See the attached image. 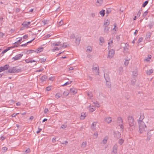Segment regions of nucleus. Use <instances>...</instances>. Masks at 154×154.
<instances>
[{
	"instance_id": "obj_1",
	"label": "nucleus",
	"mask_w": 154,
	"mask_h": 154,
	"mask_svg": "<svg viewBox=\"0 0 154 154\" xmlns=\"http://www.w3.org/2000/svg\"><path fill=\"white\" fill-rule=\"evenodd\" d=\"M140 117L138 121V124L140 132L141 133L146 130V127L144 122L143 121V120L144 118L143 114L140 113Z\"/></svg>"
},
{
	"instance_id": "obj_2",
	"label": "nucleus",
	"mask_w": 154,
	"mask_h": 154,
	"mask_svg": "<svg viewBox=\"0 0 154 154\" xmlns=\"http://www.w3.org/2000/svg\"><path fill=\"white\" fill-rule=\"evenodd\" d=\"M128 122L130 127L134 126L136 125V122L134 121V119L132 116L128 117Z\"/></svg>"
},
{
	"instance_id": "obj_3",
	"label": "nucleus",
	"mask_w": 154,
	"mask_h": 154,
	"mask_svg": "<svg viewBox=\"0 0 154 154\" xmlns=\"http://www.w3.org/2000/svg\"><path fill=\"white\" fill-rule=\"evenodd\" d=\"M21 71L20 69L14 67L9 69L8 70V72L10 73H13L20 72Z\"/></svg>"
},
{
	"instance_id": "obj_4",
	"label": "nucleus",
	"mask_w": 154,
	"mask_h": 154,
	"mask_svg": "<svg viewBox=\"0 0 154 154\" xmlns=\"http://www.w3.org/2000/svg\"><path fill=\"white\" fill-rule=\"evenodd\" d=\"M117 124L120 126V128L122 130H123L124 128V126L123 125V121L121 117H118L117 118Z\"/></svg>"
},
{
	"instance_id": "obj_5",
	"label": "nucleus",
	"mask_w": 154,
	"mask_h": 154,
	"mask_svg": "<svg viewBox=\"0 0 154 154\" xmlns=\"http://www.w3.org/2000/svg\"><path fill=\"white\" fill-rule=\"evenodd\" d=\"M104 77L106 81V84L108 87H110L111 86L110 82L109 81V77L106 74H104Z\"/></svg>"
},
{
	"instance_id": "obj_6",
	"label": "nucleus",
	"mask_w": 154,
	"mask_h": 154,
	"mask_svg": "<svg viewBox=\"0 0 154 154\" xmlns=\"http://www.w3.org/2000/svg\"><path fill=\"white\" fill-rule=\"evenodd\" d=\"M23 55V54H17L14 57H12V59L14 61L19 60L21 58Z\"/></svg>"
},
{
	"instance_id": "obj_7",
	"label": "nucleus",
	"mask_w": 154,
	"mask_h": 154,
	"mask_svg": "<svg viewBox=\"0 0 154 154\" xmlns=\"http://www.w3.org/2000/svg\"><path fill=\"white\" fill-rule=\"evenodd\" d=\"M115 54V51L113 49H111L109 50L108 57L111 58L113 57Z\"/></svg>"
},
{
	"instance_id": "obj_8",
	"label": "nucleus",
	"mask_w": 154,
	"mask_h": 154,
	"mask_svg": "<svg viewBox=\"0 0 154 154\" xmlns=\"http://www.w3.org/2000/svg\"><path fill=\"white\" fill-rule=\"evenodd\" d=\"M95 67H93L92 68L93 71V73L96 75H98L99 74V67L98 66L96 65Z\"/></svg>"
},
{
	"instance_id": "obj_9",
	"label": "nucleus",
	"mask_w": 154,
	"mask_h": 154,
	"mask_svg": "<svg viewBox=\"0 0 154 154\" xmlns=\"http://www.w3.org/2000/svg\"><path fill=\"white\" fill-rule=\"evenodd\" d=\"M118 146L117 144H115L114 146L112 154H116L117 152Z\"/></svg>"
},
{
	"instance_id": "obj_10",
	"label": "nucleus",
	"mask_w": 154,
	"mask_h": 154,
	"mask_svg": "<svg viewBox=\"0 0 154 154\" xmlns=\"http://www.w3.org/2000/svg\"><path fill=\"white\" fill-rule=\"evenodd\" d=\"M9 66L8 64H6L3 66L0 67V68L2 72L5 70H7L9 68Z\"/></svg>"
},
{
	"instance_id": "obj_11",
	"label": "nucleus",
	"mask_w": 154,
	"mask_h": 154,
	"mask_svg": "<svg viewBox=\"0 0 154 154\" xmlns=\"http://www.w3.org/2000/svg\"><path fill=\"white\" fill-rule=\"evenodd\" d=\"M77 90L74 88H71L70 90V92L72 93V94H74L76 93H77Z\"/></svg>"
},
{
	"instance_id": "obj_12",
	"label": "nucleus",
	"mask_w": 154,
	"mask_h": 154,
	"mask_svg": "<svg viewBox=\"0 0 154 154\" xmlns=\"http://www.w3.org/2000/svg\"><path fill=\"white\" fill-rule=\"evenodd\" d=\"M114 134L115 137L117 138H119L121 137V134L119 131H115Z\"/></svg>"
},
{
	"instance_id": "obj_13",
	"label": "nucleus",
	"mask_w": 154,
	"mask_h": 154,
	"mask_svg": "<svg viewBox=\"0 0 154 154\" xmlns=\"http://www.w3.org/2000/svg\"><path fill=\"white\" fill-rule=\"evenodd\" d=\"M30 23H31V22H30V21H29V22L25 21V22H24L23 23L22 25H23L27 27L29 26V25L30 24Z\"/></svg>"
},
{
	"instance_id": "obj_14",
	"label": "nucleus",
	"mask_w": 154,
	"mask_h": 154,
	"mask_svg": "<svg viewBox=\"0 0 154 154\" xmlns=\"http://www.w3.org/2000/svg\"><path fill=\"white\" fill-rule=\"evenodd\" d=\"M47 78V76L45 75L42 76L40 79V80L42 82L45 81Z\"/></svg>"
},
{
	"instance_id": "obj_15",
	"label": "nucleus",
	"mask_w": 154,
	"mask_h": 154,
	"mask_svg": "<svg viewBox=\"0 0 154 154\" xmlns=\"http://www.w3.org/2000/svg\"><path fill=\"white\" fill-rule=\"evenodd\" d=\"M81 38L79 37L76 38L75 39V43L77 45H79L80 44Z\"/></svg>"
},
{
	"instance_id": "obj_16",
	"label": "nucleus",
	"mask_w": 154,
	"mask_h": 154,
	"mask_svg": "<svg viewBox=\"0 0 154 154\" xmlns=\"http://www.w3.org/2000/svg\"><path fill=\"white\" fill-rule=\"evenodd\" d=\"M97 123L95 122H94L91 125V128L93 130H95L96 129V125Z\"/></svg>"
},
{
	"instance_id": "obj_17",
	"label": "nucleus",
	"mask_w": 154,
	"mask_h": 154,
	"mask_svg": "<svg viewBox=\"0 0 154 154\" xmlns=\"http://www.w3.org/2000/svg\"><path fill=\"white\" fill-rule=\"evenodd\" d=\"M112 119L111 117H108L105 118V121L109 123L112 121Z\"/></svg>"
},
{
	"instance_id": "obj_18",
	"label": "nucleus",
	"mask_w": 154,
	"mask_h": 154,
	"mask_svg": "<svg viewBox=\"0 0 154 154\" xmlns=\"http://www.w3.org/2000/svg\"><path fill=\"white\" fill-rule=\"evenodd\" d=\"M103 0H97L96 5L97 6H99L103 3Z\"/></svg>"
},
{
	"instance_id": "obj_19",
	"label": "nucleus",
	"mask_w": 154,
	"mask_h": 154,
	"mask_svg": "<svg viewBox=\"0 0 154 154\" xmlns=\"http://www.w3.org/2000/svg\"><path fill=\"white\" fill-rule=\"evenodd\" d=\"M153 72L152 69H150L147 70L146 73L148 75H150L152 73H153Z\"/></svg>"
},
{
	"instance_id": "obj_20",
	"label": "nucleus",
	"mask_w": 154,
	"mask_h": 154,
	"mask_svg": "<svg viewBox=\"0 0 154 154\" xmlns=\"http://www.w3.org/2000/svg\"><path fill=\"white\" fill-rule=\"evenodd\" d=\"M95 109V107L94 106H90L89 111L90 112H93Z\"/></svg>"
},
{
	"instance_id": "obj_21",
	"label": "nucleus",
	"mask_w": 154,
	"mask_h": 154,
	"mask_svg": "<svg viewBox=\"0 0 154 154\" xmlns=\"http://www.w3.org/2000/svg\"><path fill=\"white\" fill-rule=\"evenodd\" d=\"M92 51V48L91 47L88 46L87 47V52L90 53Z\"/></svg>"
},
{
	"instance_id": "obj_22",
	"label": "nucleus",
	"mask_w": 154,
	"mask_h": 154,
	"mask_svg": "<svg viewBox=\"0 0 154 154\" xmlns=\"http://www.w3.org/2000/svg\"><path fill=\"white\" fill-rule=\"evenodd\" d=\"M109 29V27L108 26H105L104 29V32L108 33Z\"/></svg>"
},
{
	"instance_id": "obj_23",
	"label": "nucleus",
	"mask_w": 154,
	"mask_h": 154,
	"mask_svg": "<svg viewBox=\"0 0 154 154\" xmlns=\"http://www.w3.org/2000/svg\"><path fill=\"white\" fill-rule=\"evenodd\" d=\"M60 42L59 41L57 42H54L52 44V45L54 46H58L60 45Z\"/></svg>"
},
{
	"instance_id": "obj_24",
	"label": "nucleus",
	"mask_w": 154,
	"mask_h": 154,
	"mask_svg": "<svg viewBox=\"0 0 154 154\" xmlns=\"http://www.w3.org/2000/svg\"><path fill=\"white\" fill-rule=\"evenodd\" d=\"M100 14L102 17H103L105 14V10L103 9L100 12Z\"/></svg>"
},
{
	"instance_id": "obj_25",
	"label": "nucleus",
	"mask_w": 154,
	"mask_h": 154,
	"mask_svg": "<svg viewBox=\"0 0 154 154\" xmlns=\"http://www.w3.org/2000/svg\"><path fill=\"white\" fill-rule=\"evenodd\" d=\"M112 43H113V41L112 40L108 42V49H109L112 47Z\"/></svg>"
},
{
	"instance_id": "obj_26",
	"label": "nucleus",
	"mask_w": 154,
	"mask_h": 154,
	"mask_svg": "<svg viewBox=\"0 0 154 154\" xmlns=\"http://www.w3.org/2000/svg\"><path fill=\"white\" fill-rule=\"evenodd\" d=\"M43 50V48H39L37 49V50L36 51V52L37 53H38L39 52H40L42 51Z\"/></svg>"
},
{
	"instance_id": "obj_27",
	"label": "nucleus",
	"mask_w": 154,
	"mask_h": 154,
	"mask_svg": "<svg viewBox=\"0 0 154 154\" xmlns=\"http://www.w3.org/2000/svg\"><path fill=\"white\" fill-rule=\"evenodd\" d=\"M108 139V137H104L103 139V140L102 142L104 144H105L107 142V140Z\"/></svg>"
},
{
	"instance_id": "obj_28",
	"label": "nucleus",
	"mask_w": 154,
	"mask_h": 154,
	"mask_svg": "<svg viewBox=\"0 0 154 154\" xmlns=\"http://www.w3.org/2000/svg\"><path fill=\"white\" fill-rule=\"evenodd\" d=\"M109 21L108 20H107L104 22V24L105 26H108L109 25Z\"/></svg>"
},
{
	"instance_id": "obj_29",
	"label": "nucleus",
	"mask_w": 154,
	"mask_h": 154,
	"mask_svg": "<svg viewBox=\"0 0 154 154\" xmlns=\"http://www.w3.org/2000/svg\"><path fill=\"white\" fill-rule=\"evenodd\" d=\"M151 136V134L149 133H148L147 134L146 140H149L150 139Z\"/></svg>"
},
{
	"instance_id": "obj_30",
	"label": "nucleus",
	"mask_w": 154,
	"mask_h": 154,
	"mask_svg": "<svg viewBox=\"0 0 154 154\" xmlns=\"http://www.w3.org/2000/svg\"><path fill=\"white\" fill-rule=\"evenodd\" d=\"M86 116V115L85 113H82L81 115V116L80 119L81 120H83L85 119Z\"/></svg>"
},
{
	"instance_id": "obj_31",
	"label": "nucleus",
	"mask_w": 154,
	"mask_h": 154,
	"mask_svg": "<svg viewBox=\"0 0 154 154\" xmlns=\"http://www.w3.org/2000/svg\"><path fill=\"white\" fill-rule=\"evenodd\" d=\"M19 41L17 40V42H15L14 44V47H17L18 45L20 44V42H18Z\"/></svg>"
},
{
	"instance_id": "obj_32",
	"label": "nucleus",
	"mask_w": 154,
	"mask_h": 154,
	"mask_svg": "<svg viewBox=\"0 0 154 154\" xmlns=\"http://www.w3.org/2000/svg\"><path fill=\"white\" fill-rule=\"evenodd\" d=\"M151 58V55H148V57L145 59V60L147 62H148L149 61Z\"/></svg>"
},
{
	"instance_id": "obj_33",
	"label": "nucleus",
	"mask_w": 154,
	"mask_h": 154,
	"mask_svg": "<svg viewBox=\"0 0 154 154\" xmlns=\"http://www.w3.org/2000/svg\"><path fill=\"white\" fill-rule=\"evenodd\" d=\"M86 144H87L86 142H84L82 143V144L81 146L82 148H84L86 146Z\"/></svg>"
},
{
	"instance_id": "obj_34",
	"label": "nucleus",
	"mask_w": 154,
	"mask_h": 154,
	"mask_svg": "<svg viewBox=\"0 0 154 154\" xmlns=\"http://www.w3.org/2000/svg\"><path fill=\"white\" fill-rule=\"evenodd\" d=\"M143 40V38L142 37L140 38L137 41V43L139 45L140 42H142Z\"/></svg>"
},
{
	"instance_id": "obj_35",
	"label": "nucleus",
	"mask_w": 154,
	"mask_h": 154,
	"mask_svg": "<svg viewBox=\"0 0 154 154\" xmlns=\"http://www.w3.org/2000/svg\"><path fill=\"white\" fill-rule=\"evenodd\" d=\"M124 140L122 139H121L119 140L118 141L119 143L121 145H122L124 142Z\"/></svg>"
},
{
	"instance_id": "obj_36",
	"label": "nucleus",
	"mask_w": 154,
	"mask_h": 154,
	"mask_svg": "<svg viewBox=\"0 0 154 154\" xmlns=\"http://www.w3.org/2000/svg\"><path fill=\"white\" fill-rule=\"evenodd\" d=\"M63 20H61L58 23L57 25L59 26H60L62 25L63 24Z\"/></svg>"
},
{
	"instance_id": "obj_37",
	"label": "nucleus",
	"mask_w": 154,
	"mask_h": 154,
	"mask_svg": "<svg viewBox=\"0 0 154 154\" xmlns=\"http://www.w3.org/2000/svg\"><path fill=\"white\" fill-rule=\"evenodd\" d=\"M129 59L126 60L124 64L125 66H127L128 65L129 63Z\"/></svg>"
},
{
	"instance_id": "obj_38",
	"label": "nucleus",
	"mask_w": 154,
	"mask_h": 154,
	"mask_svg": "<svg viewBox=\"0 0 154 154\" xmlns=\"http://www.w3.org/2000/svg\"><path fill=\"white\" fill-rule=\"evenodd\" d=\"M27 52L29 54H30V53H32L33 52H36V51H34V50H28Z\"/></svg>"
},
{
	"instance_id": "obj_39",
	"label": "nucleus",
	"mask_w": 154,
	"mask_h": 154,
	"mask_svg": "<svg viewBox=\"0 0 154 154\" xmlns=\"http://www.w3.org/2000/svg\"><path fill=\"white\" fill-rule=\"evenodd\" d=\"M87 95L90 98L92 97V94L91 92H88Z\"/></svg>"
},
{
	"instance_id": "obj_40",
	"label": "nucleus",
	"mask_w": 154,
	"mask_h": 154,
	"mask_svg": "<svg viewBox=\"0 0 154 154\" xmlns=\"http://www.w3.org/2000/svg\"><path fill=\"white\" fill-rule=\"evenodd\" d=\"M148 1H145L144 3L142 5V6L143 7H145L148 4Z\"/></svg>"
},
{
	"instance_id": "obj_41",
	"label": "nucleus",
	"mask_w": 154,
	"mask_h": 154,
	"mask_svg": "<svg viewBox=\"0 0 154 154\" xmlns=\"http://www.w3.org/2000/svg\"><path fill=\"white\" fill-rule=\"evenodd\" d=\"M72 81H70L69 82H66L64 84L62 85V86H65L68 85L70 84H71L72 82Z\"/></svg>"
},
{
	"instance_id": "obj_42",
	"label": "nucleus",
	"mask_w": 154,
	"mask_h": 154,
	"mask_svg": "<svg viewBox=\"0 0 154 154\" xmlns=\"http://www.w3.org/2000/svg\"><path fill=\"white\" fill-rule=\"evenodd\" d=\"M98 136V134L97 132L94 133L93 134V137L94 138H96Z\"/></svg>"
},
{
	"instance_id": "obj_43",
	"label": "nucleus",
	"mask_w": 154,
	"mask_h": 154,
	"mask_svg": "<svg viewBox=\"0 0 154 154\" xmlns=\"http://www.w3.org/2000/svg\"><path fill=\"white\" fill-rule=\"evenodd\" d=\"M61 94L60 93H57L55 95V97L57 98H58L61 97Z\"/></svg>"
},
{
	"instance_id": "obj_44",
	"label": "nucleus",
	"mask_w": 154,
	"mask_h": 154,
	"mask_svg": "<svg viewBox=\"0 0 154 154\" xmlns=\"http://www.w3.org/2000/svg\"><path fill=\"white\" fill-rule=\"evenodd\" d=\"M42 23L44 25H45L48 23V21L47 20H44L42 21Z\"/></svg>"
},
{
	"instance_id": "obj_45",
	"label": "nucleus",
	"mask_w": 154,
	"mask_h": 154,
	"mask_svg": "<svg viewBox=\"0 0 154 154\" xmlns=\"http://www.w3.org/2000/svg\"><path fill=\"white\" fill-rule=\"evenodd\" d=\"M151 33L149 32L146 35V38H149L151 36Z\"/></svg>"
},
{
	"instance_id": "obj_46",
	"label": "nucleus",
	"mask_w": 154,
	"mask_h": 154,
	"mask_svg": "<svg viewBox=\"0 0 154 154\" xmlns=\"http://www.w3.org/2000/svg\"><path fill=\"white\" fill-rule=\"evenodd\" d=\"M100 41L101 43H103L104 42V38L102 37H100L99 38Z\"/></svg>"
},
{
	"instance_id": "obj_47",
	"label": "nucleus",
	"mask_w": 154,
	"mask_h": 154,
	"mask_svg": "<svg viewBox=\"0 0 154 154\" xmlns=\"http://www.w3.org/2000/svg\"><path fill=\"white\" fill-rule=\"evenodd\" d=\"M63 94L65 96H67L68 95L69 93L68 91H64Z\"/></svg>"
},
{
	"instance_id": "obj_48",
	"label": "nucleus",
	"mask_w": 154,
	"mask_h": 154,
	"mask_svg": "<svg viewBox=\"0 0 154 154\" xmlns=\"http://www.w3.org/2000/svg\"><path fill=\"white\" fill-rule=\"evenodd\" d=\"M137 75V71H134L133 72V75L134 76H136Z\"/></svg>"
},
{
	"instance_id": "obj_49",
	"label": "nucleus",
	"mask_w": 154,
	"mask_h": 154,
	"mask_svg": "<svg viewBox=\"0 0 154 154\" xmlns=\"http://www.w3.org/2000/svg\"><path fill=\"white\" fill-rule=\"evenodd\" d=\"M46 60V58H42L39 60V61H41V63H42V62H45Z\"/></svg>"
},
{
	"instance_id": "obj_50",
	"label": "nucleus",
	"mask_w": 154,
	"mask_h": 154,
	"mask_svg": "<svg viewBox=\"0 0 154 154\" xmlns=\"http://www.w3.org/2000/svg\"><path fill=\"white\" fill-rule=\"evenodd\" d=\"M9 49H10L9 48L5 49L3 51H2V53L4 54V53H5L8 51Z\"/></svg>"
},
{
	"instance_id": "obj_51",
	"label": "nucleus",
	"mask_w": 154,
	"mask_h": 154,
	"mask_svg": "<svg viewBox=\"0 0 154 154\" xmlns=\"http://www.w3.org/2000/svg\"><path fill=\"white\" fill-rule=\"evenodd\" d=\"M114 26V28L113 29V30H115V31H116V29H117L118 28H116V24L115 23L114 24H113Z\"/></svg>"
},
{
	"instance_id": "obj_52",
	"label": "nucleus",
	"mask_w": 154,
	"mask_h": 154,
	"mask_svg": "<svg viewBox=\"0 0 154 154\" xmlns=\"http://www.w3.org/2000/svg\"><path fill=\"white\" fill-rule=\"evenodd\" d=\"M68 46V45H65V43H63V45L62 46V48H66Z\"/></svg>"
},
{
	"instance_id": "obj_53",
	"label": "nucleus",
	"mask_w": 154,
	"mask_h": 154,
	"mask_svg": "<svg viewBox=\"0 0 154 154\" xmlns=\"http://www.w3.org/2000/svg\"><path fill=\"white\" fill-rule=\"evenodd\" d=\"M2 149L4 152H6L8 149V148L6 147H3Z\"/></svg>"
},
{
	"instance_id": "obj_54",
	"label": "nucleus",
	"mask_w": 154,
	"mask_h": 154,
	"mask_svg": "<svg viewBox=\"0 0 154 154\" xmlns=\"http://www.w3.org/2000/svg\"><path fill=\"white\" fill-rule=\"evenodd\" d=\"M148 13V12L147 11H145L143 14V16L144 17L146 16L147 15Z\"/></svg>"
},
{
	"instance_id": "obj_55",
	"label": "nucleus",
	"mask_w": 154,
	"mask_h": 154,
	"mask_svg": "<svg viewBox=\"0 0 154 154\" xmlns=\"http://www.w3.org/2000/svg\"><path fill=\"white\" fill-rule=\"evenodd\" d=\"M59 50V48L57 47H56L53 48L52 50L53 51H58Z\"/></svg>"
},
{
	"instance_id": "obj_56",
	"label": "nucleus",
	"mask_w": 154,
	"mask_h": 154,
	"mask_svg": "<svg viewBox=\"0 0 154 154\" xmlns=\"http://www.w3.org/2000/svg\"><path fill=\"white\" fill-rule=\"evenodd\" d=\"M142 10V9L141 10H139V11L138 12L137 14V16H138V17L140 16Z\"/></svg>"
},
{
	"instance_id": "obj_57",
	"label": "nucleus",
	"mask_w": 154,
	"mask_h": 154,
	"mask_svg": "<svg viewBox=\"0 0 154 154\" xmlns=\"http://www.w3.org/2000/svg\"><path fill=\"white\" fill-rule=\"evenodd\" d=\"M51 89V86H48L46 88V90L47 91H49Z\"/></svg>"
},
{
	"instance_id": "obj_58",
	"label": "nucleus",
	"mask_w": 154,
	"mask_h": 154,
	"mask_svg": "<svg viewBox=\"0 0 154 154\" xmlns=\"http://www.w3.org/2000/svg\"><path fill=\"white\" fill-rule=\"evenodd\" d=\"M44 70L43 68H41L39 70H38L36 71V72H40Z\"/></svg>"
},
{
	"instance_id": "obj_59",
	"label": "nucleus",
	"mask_w": 154,
	"mask_h": 154,
	"mask_svg": "<svg viewBox=\"0 0 154 154\" xmlns=\"http://www.w3.org/2000/svg\"><path fill=\"white\" fill-rule=\"evenodd\" d=\"M75 35L74 34H72L70 36L71 39H74L75 38Z\"/></svg>"
},
{
	"instance_id": "obj_60",
	"label": "nucleus",
	"mask_w": 154,
	"mask_h": 154,
	"mask_svg": "<svg viewBox=\"0 0 154 154\" xmlns=\"http://www.w3.org/2000/svg\"><path fill=\"white\" fill-rule=\"evenodd\" d=\"M66 127V125H62L61 126V128H65Z\"/></svg>"
},
{
	"instance_id": "obj_61",
	"label": "nucleus",
	"mask_w": 154,
	"mask_h": 154,
	"mask_svg": "<svg viewBox=\"0 0 154 154\" xmlns=\"http://www.w3.org/2000/svg\"><path fill=\"white\" fill-rule=\"evenodd\" d=\"M111 11L109 9H107L106 11V13L108 14Z\"/></svg>"
},
{
	"instance_id": "obj_62",
	"label": "nucleus",
	"mask_w": 154,
	"mask_h": 154,
	"mask_svg": "<svg viewBox=\"0 0 154 154\" xmlns=\"http://www.w3.org/2000/svg\"><path fill=\"white\" fill-rule=\"evenodd\" d=\"M51 35L49 34H48L45 35V37L46 38H49L51 36Z\"/></svg>"
},
{
	"instance_id": "obj_63",
	"label": "nucleus",
	"mask_w": 154,
	"mask_h": 154,
	"mask_svg": "<svg viewBox=\"0 0 154 154\" xmlns=\"http://www.w3.org/2000/svg\"><path fill=\"white\" fill-rule=\"evenodd\" d=\"M30 149L29 148L27 149L25 151V152L26 153H29L30 152Z\"/></svg>"
},
{
	"instance_id": "obj_64",
	"label": "nucleus",
	"mask_w": 154,
	"mask_h": 154,
	"mask_svg": "<svg viewBox=\"0 0 154 154\" xmlns=\"http://www.w3.org/2000/svg\"><path fill=\"white\" fill-rule=\"evenodd\" d=\"M28 37V36L27 35H23L22 38L24 39H26Z\"/></svg>"
}]
</instances>
